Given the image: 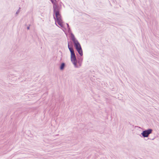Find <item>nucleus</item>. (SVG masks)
Here are the masks:
<instances>
[{
    "instance_id": "obj_1",
    "label": "nucleus",
    "mask_w": 159,
    "mask_h": 159,
    "mask_svg": "<svg viewBox=\"0 0 159 159\" xmlns=\"http://www.w3.org/2000/svg\"><path fill=\"white\" fill-rule=\"evenodd\" d=\"M72 40L74 44L75 47L77 51L81 56H82V50L80 43L74 36L72 37Z\"/></svg>"
},
{
    "instance_id": "obj_6",
    "label": "nucleus",
    "mask_w": 159,
    "mask_h": 159,
    "mask_svg": "<svg viewBox=\"0 0 159 159\" xmlns=\"http://www.w3.org/2000/svg\"><path fill=\"white\" fill-rule=\"evenodd\" d=\"M52 2L54 4H55V3H56V0H51Z\"/></svg>"
},
{
    "instance_id": "obj_2",
    "label": "nucleus",
    "mask_w": 159,
    "mask_h": 159,
    "mask_svg": "<svg viewBox=\"0 0 159 159\" xmlns=\"http://www.w3.org/2000/svg\"><path fill=\"white\" fill-rule=\"evenodd\" d=\"M68 47L71 53V61L75 66L76 67H77L78 66L77 65V60L74 49L73 48L69 47V44H68Z\"/></svg>"
},
{
    "instance_id": "obj_7",
    "label": "nucleus",
    "mask_w": 159,
    "mask_h": 159,
    "mask_svg": "<svg viewBox=\"0 0 159 159\" xmlns=\"http://www.w3.org/2000/svg\"><path fill=\"white\" fill-rule=\"evenodd\" d=\"M27 29H29V27H28L27 28Z\"/></svg>"
},
{
    "instance_id": "obj_4",
    "label": "nucleus",
    "mask_w": 159,
    "mask_h": 159,
    "mask_svg": "<svg viewBox=\"0 0 159 159\" xmlns=\"http://www.w3.org/2000/svg\"><path fill=\"white\" fill-rule=\"evenodd\" d=\"M152 131V129H149L143 131L142 134L144 137H147L151 133Z\"/></svg>"
},
{
    "instance_id": "obj_3",
    "label": "nucleus",
    "mask_w": 159,
    "mask_h": 159,
    "mask_svg": "<svg viewBox=\"0 0 159 159\" xmlns=\"http://www.w3.org/2000/svg\"><path fill=\"white\" fill-rule=\"evenodd\" d=\"M55 16L56 18H54L56 20V22H57L58 24L61 27L63 26V23L61 20V17L59 12L58 11H55Z\"/></svg>"
},
{
    "instance_id": "obj_5",
    "label": "nucleus",
    "mask_w": 159,
    "mask_h": 159,
    "mask_svg": "<svg viewBox=\"0 0 159 159\" xmlns=\"http://www.w3.org/2000/svg\"><path fill=\"white\" fill-rule=\"evenodd\" d=\"M65 66V64L64 63H62L60 66V69L61 70H63L64 69V68Z\"/></svg>"
}]
</instances>
